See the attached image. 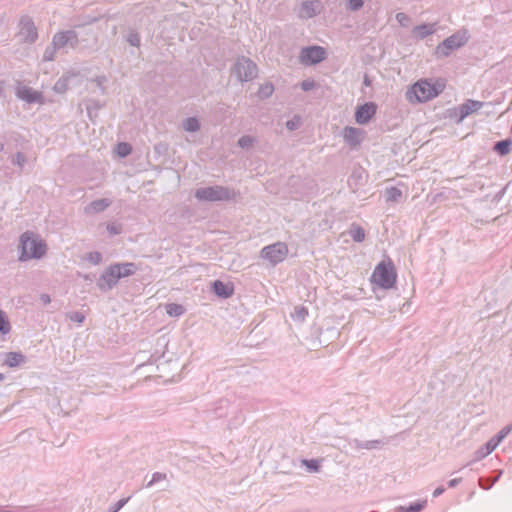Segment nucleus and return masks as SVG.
Returning a JSON list of instances; mask_svg holds the SVG:
<instances>
[{"label": "nucleus", "mask_w": 512, "mask_h": 512, "mask_svg": "<svg viewBox=\"0 0 512 512\" xmlns=\"http://www.w3.org/2000/svg\"><path fill=\"white\" fill-rule=\"evenodd\" d=\"M397 273L391 260L380 262L374 269L371 281L382 289H391L396 284Z\"/></svg>", "instance_id": "obj_4"}, {"label": "nucleus", "mask_w": 512, "mask_h": 512, "mask_svg": "<svg viewBox=\"0 0 512 512\" xmlns=\"http://www.w3.org/2000/svg\"><path fill=\"white\" fill-rule=\"evenodd\" d=\"M19 36L27 43H34L37 40V28L29 16L21 17L19 22Z\"/></svg>", "instance_id": "obj_11"}, {"label": "nucleus", "mask_w": 512, "mask_h": 512, "mask_svg": "<svg viewBox=\"0 0 512 512\" xmlns=\"http://www.w3.org/2000/svg\"><path fill=\"white\" fill-rule=\"evenodd\" d=\"M166 313L171 317H179L185 313V308L177 303L166 305Z\"/></svg>", "instance_id": "obj_27"}, {"label": "nucleus", "mask_w": 512, "mask_h": 512, "mask_svg": "<svg viewBox=\"0 0 512 512\" xmlns=\"http://www.w3.org/2000/svg\"><path fill=\"white\" fill-rule=\"evenodd\" d=\"M308 316V310L304 306H297L294 309V312L292 313L291 317L296 321H304L305 318Z\"/></svg>", "instance_id": "obj_31"}, {"label": "nucleus", "mask_w": 512, "mask_h": 512, "mask_svg": "<svg viewBox=\"0 0 512 512\" xmlns=\"http://www.w3.org/2000/svg\"><path fill=\"white\" fill-rule=\"evenodd\" d=\"M18 251L20 262H27L32 259L39 260L46 255L47 244L39 234L28 230L19 236Z\"/></svg>", "instance_id": "obj_1"}, {"label": "nucleus", "mask_w": 512, "mask_h": 512, "mask_svg": "<svg viewBox=\"0 0 512 512\" xmlns=\"http://www.w3.org/2000/svg\"><path fill=\"white\" fill-rule=\"evenodd\" d=\"M11 331V324L7 314L0 310V335H7Z\"/></svg>", "instance_id": "obj_28"}, {"label": "nucleus", "mask_w": 512, "mask_h": 512, "mask_svg": "<svg viewBox=\"0 0 512 512\" xmlns=\"http://www.w3.org/2000/svg\"><path fill=\"white\" fill-rule=\"evenodd\" d=\"M4 148V145L2 143H0V151H2Z\"/></svg>", "instance_id": "obj_55"}, {"label": "nucleus", "mask_w": 512, "mask_h": 512, "mask_svg": "<svg viewBox=\"0 0 512 512\" xmlns=\"http://www.w3.org/2000/svg\"><path fill=\"white\" fill-rule=\"evenodd\" d=\"M111 200L107 198L97 199L92 202H90L85 208L84 212L86 214H96L103 212L105 209H107L111 205Z\"/></svg>", "instance_id": "obj_19"}, {"label": "nucleus", "mask_w": 512, "mask_h": 512, "mask_svg": "<svg viewBox=\"0 0 512 512\" xmlns=\"http://www.w3.org/2000/svg\"><path fill=\"white\" fill-rule=\"evenodd\" d=\"M385 197L387 202H399L402 197V191L397 187H387L385 189Z\"/></svg>", "instance_id": "obj_25"}, {"label": "nucleus", "mask_w": 512, "mask_h": 512, "mask_svg": "<svg viewBox=\"0 0 512 512\" xmlns=\"http://www.w3.org/2000/svg\"><path fill=\"white\" fill-rule=\"evenodd\" d=\"M56 50H59V48H56L52 43L50 46H48L43 54V60L44 61H52L55 58Z\"/></svg>", "instance_id": "obj_37"}, {"label": "nucleus", "mask_w": 512, "mask_h": 512, "mask_svg": "<svg viewBox=\"0 0 512 512\" xmlns=\"http://www.w3.org/2000/svg\"><path fill=\"white\" fill-rule=\"evenodd\" d=\"M78 43V35L74 30L59 31L52 38V44L59 49L66 46L76 48Z\"/></svg>", "instance_id": "obj_12"}, {"label": "nucleus", "mask_w": 512, "mask_h": 512, "mask_svg": "<svg viewBox=\"0 0 512 512\" xmlns=\"http://www.w3.org/2000/svg\"><path fill=\"white\" fill-rule=\"evenodd\" d=\"M23 360V355L17 352H10L7 355L6 364L9 367L17 366Z\"/></svg>", "instance_id": "obj_32"}, {"label": "nucleus", "mask_w": 512, "mask_h": 512, "mask_svg": "<svg viewBox=\"0 0 512 512\" xmlns=\"http://www.w3.org/2000/svg\"><path fill=\"white\" fill-rule=\"evenodd\" d=\"M183 129L186 132H197L200 130V122L196 117H188L182 122Z\"/></svg>", "instance_id": "obj_24"}, {"label": "nucleus", "mask_w": 512, "mask_h": 512, "mask_svg": "<svg viewBox=\"0 0 512 512\" xmlns=\"http://www.w3.org/2000/svg\"><path fill=\"white\" fill-rule=\"evenodd\" d=\"M105 76H97L93 81L97 84L99 88H101L102 92H105V88L103 87V84L106 82Z\"/></svg>", "instance_id": "obj_47"}, {"label": "nucleus", "mask_w": 512, "mask_h": 512, "mask_svg": "<svg viewBox=\"0 0 512 512\" xmlns=\"http://www.w3.org/2000/svg\"><path fill=\"white\" fill-rule=\"evenodd\" d=\"M129 501L128 498L120 499L115 504L109 507L108 512H118L120 509L124 507V505Z\"/></svg>", "instance_id": "obj_44"}, {"label": "nucleus", "mask_w": 512, "mask_h": 512, "mask_svg": "<svg viewBox=\"0 0 512 512\" xmlns=\"http://www.w3.org/2000/svg\"><path fill=\"white\" fill-rule=\"evenodd\" d=\"M395 18L402 27H408L411 24V18L403 12L397 13Z\"/></svg>", "instance_id": "obj_39"}, {"label": "nucleus", "mask_w": 512, "mask_h": 512, "mask_svg": "<svg viewBox=\"0 0 512 512\" xmlns=\"http://www.w3.org/2000/svg\"><path fill=\"white\" fill-rule=\"evenodd\" d=\"M436 30V23H425L415 26L412 30V35L414 38L422 40L425 37L434 34Z\"/></svg>", "instance_id": "obj_18"}, {"label": "nucleus", "mask_w": 512, "mask_h": 512, "mask_svg": "<svg viewBox=\"0 0 512 512\" xmlns=\"http://www.w3.org/2000/svg\"><path fill=\"white\" fill-rule=\"evenodd\" d=\"M100 108V105L97 101H94L92 105L87 106V113L90 118H92V110H98Z\"/></svg>", "instance_id": "obj_49"}, {"label": "nucleus", "mask_w": 512, "mask_h": 512, "mask_svg": "<svg viewBox=\"0 0 512 512\" xmlns=\"http://www.w3.org/2000/svg\"><path fill=\"white\" fill-rule=\"evenodd\" d=\"M300 85H301V89L303 91H310L315 88L316 83L314 80L306 79V80L302 81Z\"/></svg>", "instance_id": "obj_46"}, {"label": "nucleus", "mask_w": 512, "mask_h": 512, "mask_svg": "<svg viewBox=\"0 0 512 512\" xmlns=\"http://www.w3.org/2000/svg\"><path fill=\"white\" fill-rule=\"evenodd\" d=\"M66 317L73 322H76L78 324H81L85 320V315L81 312L75 311V312H69L66 314Z\"/></svg>", "instance_id": "obj_38"}, {"label": "nucleus", "mask_w": 512, "mask_h": 512, "mask_svg": "<svg viewBox=\"0 0 512 512\" xmlns=\"http://www.w3.org/2000/svg\"><path fill=\"white\" fill-rule=\"evenodd\" d=\"M349 234L350 236L352 237V239L355 241V242H362L364 241L365 239V231L364 229L357 225V224H352L350 229H349Z\"/></svg>", "instance_id": "obj_26"}, {"label": "nucleus", "mask_w": 512, "mask_h": 512, "mask_svg": "<svg viewBox=\"0 0 512 512\" xmlns=\"http://www.w3.org/2000/svg\"><path fill=\"white\" fill-rule=\"evenodd\" d=\"M469 32L467 29L462 28L456 31L451 36L444 39L435 48V55L438 58H444L451 55L455 50L460 49L469 41Z\"/></svg>", "instance_id": "obj_3"}, {"label": "nucleus", "mask_w": 512, "mask_h": 512, "mask_svg": "<svg viewBox=\"0 0 512 512\" xmlns=\"http://www.w3.org/2000/svg\"><path fill=\"white\" fill-rule=\"evenodd\" d=\"M484 106V102L469 99L465 103L459 106L460 120H463L470 114L477 112Z\"/></svg>", "instance_id": "obj_17"}, {"label": "nucleus", "mask_w": 512, "mask_h": 512, "mask_svg": "<svg viewBox=\"0 0 512 512\" xmlns=\"http://www.w3.org/2000/svg\"><path fill=\"white\" fill-rule=\"evenodd\" d=\"M303 465L307 468L309 472H318L320 469V461L316 459L307 460L304 459L302 461Z\"/></svg>", "instance_id": "obj_34"}, {"label": "nucleus", "mask_w": 512, "mask_h": 512, "mask_svg": "<svg viewBox=\"0 0 512 512\" xmlns=\"http://www.w3.org/2000/svg\"><path fill=\"white\" fill-rule=\"evenodd\" d=\"M86 259L94 265H98L102 261V254L98 251L89 252Z\"/></svg>", "instance_id": "obj_40"}, {"label": "nucleus", "mask_w": 512, "mask_h": 512, "mask_svg": "<svg viewBox=\"0 0 512 512\" xmlns=\"http://www.w3.org/2000/svg\"><path fill=\"white\" fill-rule=\"evenodd\" d=\"M235 191L219 185L197 189L195 197L200 201H228L235 198Z\"/></svg>", "instance_id": "obj_5"}, {"label": "nucleus", "mask_w": 512, "mask_h": 512, "mask_svg": "<svg viewBox=\"0 0 512 512\" xmlns=\"http://www.w3.org/2000/svg\"><path fill=\"white\" fill-rule=\"evenodd\" d=\"M166 478L167 475L165 473L155 472L153 473L151 480L146 484V487H151L157 482L166 480Z\"/></svg>", "instance_id": "obj_41"}, {"label": "nucleus", "mask_w": 512, "mask_h": 512, "mask_svg": "<svg viewBox=\"0 0 512 512\" xmlns=\"http://www.w3.org/2000/svg\"><path fill=\"white\" fill-rule=\"evenodd\" d=\"M380 443H381V441H379V440H371V441L362 442L358 439H354L351 441V444L353 445V447L358 450H361V449L372 450V449L377 448Z\"/></svg>", "instance_id": "obj_22"}, {"label": "nucleus", "mask_w": 512, "mask_h": 512, "mask_svg": "<svg viewBox=\"0 0 512 512\" xmlns=\"http://www.w3.org/2000/svg\"><path fill=\"white\" fill-rule=\"evenodd\" d=\"M364 5V0H348V9L351 11H358Z\"/></svg>", "instance_id": "obj_43"}, {"label": "nucleus", "mask_w": 512, "mask_h": 512, "mask_svg": "<svg viewBox=\"0 0 512 512\" xmlns=\"http://www.w3.org/2000/svg\"><path fill=\"white\" fill-rule=\"evenodd\" d=\"M461 478H454V479H451L449 482H448V486L450 488H453L455 486H457L460 482H461Z\"/></svg>", "instance_id": "obj_51"}, {"label": "nucleus", "mask_w": 512, "mask_h": 512, "mask_svg": "<svg viewBox=\"0 0 512 512\" xmlns=\"http://www.w3.org/2000/svg\"><path fill=\"white\" fill-rule=\"evenodd\" d=\"M127 42L131 45V46H134V47H139L140 46V36L137 32H130L127 36Z\"/></svg>", "instance_id": "obj_42"}, {"label": "nucleus", "mask_w": 512, "mask_h": 512, "mask_svg": "<svg viewBox=\"0 0 512 512\" xmlns=\"http://www.w3.org/2000/svg\"><path fill=\"white\" fill-rule=\"evenodd\" d=\"M107 231L111 234V235H117L121 232V229L119 226L115 225V224H108L107 225Z\"/></svg>", "instance_id": "obj_48"}, {"label": "nucleus", "mask_w": 512, "mask_h": 512, "mask_svg": "<svg viewBox=\"0 0 512 512\" xmlns=\"http://www.w3.org/2000/svg\"><path fill=\"white\" fill-rule=\"evenodd\" d=\"M426 505L427 500H421L412 503L409 506H399L397 507V512H420L426 507Z\"/></svg>", "instance_id": "obj_23"}, {"label": "nucleus", "mask_w": 512, "mask_h": 512, "mask_svg": "<svg viewBox=\"0 0 512 512\" xmlns=\"http://www.w3.org/2000/svg\"><path fill=\"white\" fill-rule=\"evenodd\" d=\"M16 95L27 103H43L42 94L30 87L23 86L18 88Z\"/></svg>", "instance_id": "obj_16"}, {"label": "nucleus", "mask_w": 512, "mask_h": 512, "mask_svg": "<svg viewBox=\"0 0 512 512\" xmlns=\"http://www.w3.org/2000/svg\"><path fill=\"white\" fill-rule=\"evenodd\" d=\"M118 265H109L100 275L97 286L101 291H109L117 285L120 280Z\"/></svg>", "instance_id": "obj_9"}, {"label": "nucleus", "mask_w": 512, "mask_h": 512, "mask_svg": "<svg viewBox=\"0 0 512 512\" xmlns=\"http://www.w3.org/2000/svg\"><path fill=\"white\" fill-rule=\"evenodd\" d=\"M254 142H255V139L253 137H251L249 135H244L239 138L238 146L243 149H248V148L252 147Z\"/></svg>", "instance_id": "obj_36"}, {"label": "nucleus", "mask_w": 512, "mask_h": 512, "mask_svg": "<svg viewBox=\"0 0 512 512\" xmlns=\"http://www.w3.org/2000/svg\"><path fill=\"white\" fill-rule=\"evenodd\" d=\"M12 161L14 164L22 168L26 162V157L23 153L17 152Z\"/></svg>", "instance_id": "obj_45"}, {"label": "nucleus", "mask_w": 512, "mask_h": 512, "mask_svg": "<svg viewBox=\"0 0 512 512\" xmlns=\"http://www.w3.org/2000/svg\"><path fill=\"white\" fill-rule=\"evenodd\" d=\"M377 106L373 102H367L360 105L355 112V121L358 124H367L376 114Z\"/></svg>", "instance_id": "obj_14"}, {"label": "nucleus", "mask_w": 512, "mask_h": 512, "mask_svg": "<svg viewBox=\"0 0 512 512\" xmlns=\"http://www.w3.org/2000/svg\"><path fill=\"white\" fill-rule=\"evenodd\" d=\"M274 92V86L272 83L267 82L262 84L258 89V96L260 98H269Z\"/></svg>", "instance_id": "obj_30"}, {"label": "nucleus", "mask_w": 512, "mask_h": 512, "mask_svg": "<svg viewBox=\"0 0 512 512\" xmlns=\"http://www.w3.org/2000/svg\"><path fill=\"white\" fill-rule=\"evenodd\" d=\"M53 89L57 93H64L68 89V78L61 77L58 79L54 84Z\"/></svg>", "instance_id": "obj_33"}, {"label": "nucleus", "mask_w": 512, "mask_h": 512, "mask_svg": "<svg viewBox=\"0 0 512 512\" xmlns=\"http://www.w3.org/2000/svg\"><path fill=\"white\" fill-rule=\"evenodd\" d=\"M114 265H118L120 278L129 277L137 271V266L133 262L115 263Z\"/></svg>", "instance_id": "obj_21"}, {"label": "nucleus", "mask_w": 512, "mask_h": 512, "mask_svg": "<svg viewBox=\"0 0 512 512\" xmlns=\"http://www.w3.org/2000/svg\"><path fill=\"white\" fill-rule=\"evenodd\" d=\"M213 292L221 298H229L233 294V288L220 280H215L212 285Z\"/></svg>", "instance_id": "obj_20"}, {"label": "nucleus", "mask_w": 512, "mask_h": 512, "mask_svg": "<svg viewBox=\"0 0 512 512\" xmlns=\"http://www.w3.org/2000/svg\"><path fill=\"white\" fill-rule=\"evenodd\" d=\"M132 152V147L126 142H120L117 145V153L120 157H126Z\"/></svg>", "instance_id": "obj_35"}, {"label": "nucleus", "mask_w": 512, "mask_h": 512, "mask_svg": "<svg viewBox=\"0 0 512 512\" xmlns=\"http://www.w3.org/2000/svg\"><path fill=\"white\" fill-rule=\"evenodd\" d=\"M322 10L323 4L320 0L303 1L298 11V17L301 19H310L319 15Z\"/></svg>", "instance_id": "obj_13"}, {"label": "nucleus", "mask_w": 512, "mask_h": 512, "mask_svg": "<svg viewBox=\"0 0 512 512\" xmlns=\"http://www.w3.org/2000/svg\"><path fill=\"white\" fill-rule=\"evenodd\" d=\"M512 432V424L503 427L495 436H493L485 445L477 451L478 458H484L491 454L496 447Z\"/></svg>", "instance_id": "obj_10"}, {"label": "nucleus", "mask_w": 512, "mask_h": 512, "mask_svg": "<svg viewBox=\"0 0 512 512\" xmlns=\"http://www.w3.org/2000/svg\"><path fill=\"white\" fill-rule=\"evenodd\" d=\"M343 138H344V141L351 148H356L363 141L364 131L359 128L347 126L343 130Z\"/></svg>", "instance_id": "obj_15"}, {"label": "nucleus", "mask_w": 512, "mask_h": 512, "mask_svg": "<svg viewBox=\"0 0 512 512\" xmlns=\"http://www.w3.org/2000/svg\"><path fill=\"white\" fill-rule=\"evenodd\" d=\"M443 90L441 82L421 79L408 87L405 98L411 104L425 103L436 98Z\"/></svg>", "instance_id": "obj_2"}, {"label": "nucleus", "mask_w": 512, "mask_h": 512, "mask_svg": "<svg viewBox=\"0 0 512 512\" xmlns=\"http://www.w3.org/2000/svg\"><path fill=\"white\" fill-rule=\"evenodd\" d=\"M286 127L288 130L293 131V130L297 129L298 123L293 120H289L286 122Z\"/></svg>", "instance_id": "obj_50"}, {"label": "nucleus", "mask_w": 512, "mask_h": 512, "mask_svg": "<svg viewBox=\"0 0 512 512\" xmlns=\"http://www.w3.org/2000/svg\"><path fill=\"white\" fill-rule=\"evenodd\" d=\"M445 491L444 487L440 486V487H437L434 492H433V496L434 497H438L440 496L443 492Z\"/></svg>", "instance_id": "obj_52"}, {"label": "nucleus", "mask_w": 512, "mask_h": 512, "mask_svg": "<svg viewBox=\"0 0 512 512\" xmlns=\"http://www.w3.org/2000/svg\"><path fill=\"white\" fill-rule=\"evenodd\" d=\"M41 300L44 302V303H49L50 302V297L46 294H43L41 296Z\"/></svg>", "instance_id": "obj_53"}, {"label": "nucleus", "mask_w": 512, "mask_h": 512, "mask_svg": "<svg viewBox=\"0 0 512 512\" xmlns=\"http://www.w3.org/2000/svg\"><path fill=\"white\" fill-rule=\"evenodd\" d=\"M288 252L287 244L279 241L263 247L260 251V257L275 266L286 259Z\"/></svg>", "instance_id": "obj_7"}, {"label": "nucleus", "mask_w": 512, "mask_h": 512, "mask_svg": "<svg viewBox=\"0 0 512 512\" xmlns=\"http://www.w3.org/2000/svg\"><path fill=\"white\" fill-rule=\"evenodd\" d=\"M326 58V51L321 46H308L301 49L299 61L305 66L316 65Z\"/></svg>", "instance_id": "obj_8"}, {"label": "nucleus", "mask_w": 512, "mask_h": 512, "mask_svg": "<svg viewBox=\"0 0 512 512\" xmlns=\"http://www.w3.org/2000/svg\"><path fill=\"white\" fill-rule=\"evenodd\" d=\"M232 73L240 82H249L257 77L258 67L250 58L240 56L233 65Z\"/></svg>", "instance_id": "obj_6"}, {"label": "nucleus", "mask_w": 512, "mask_h": 512, "mask_svg": "<svg viewBox=\"0 0 512 512\" xmlns=\"http://www.w3.org/2000/svg\"><path fill=\"white\" fill-rule=\"evenodd\" d=\"M511 145L512 141L510 139H505L497 142L494 146V150L500 155H507L511 150Z\"/></svg>", "instance_id": "obj_29"}, {"label": "nucleus", "mask_w": 512, "mask_h": 512, "mask_svg": "<svg viewBox=\"0 0 512 512\" xmlns=\"http://www.w3.org/2000/svg\"><path fill=\"white\" fill-rule=\"evenodd\" d=\"M4 379V375L0 373V382Z\"/></svg>", "instance_id": "obj_54"}]
</instances>
